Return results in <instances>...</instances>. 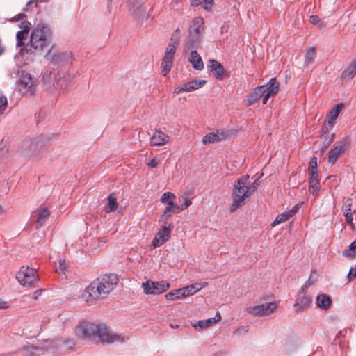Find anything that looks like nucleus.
Segmentation results:
<instances>
[{
	"label": "nucleus",
	"instance_id": "nucleus-57",
	"mask_svg": "<svg viewBox=\"0 0 356 356\" xmlns=\"http://www.w3.org/2000/svg\"><path fill=\"white\" fill-rule=\"evenodd\" d=\"M23 17H24V15H23V14H19V15H18L17 16L13 18V19H14L15 21H18V20L22 19L23 18Z\"/></svg>",
	"mask_w": 356,
	"mask_h": 356
},
{
	"label": "nucleus",
	"instance_id": "nucleus-24",
	"mask_svg": "<svg viewBox=\"0 0 356 356\" xmlns=\"http://www.w3.org/2000/svg\"><path fill=\"white\" fill-rule=\"evenodd\" d=\"M30 25H31V24L26 21L23 22L21 24V26H20L21 30L17 31V35H16L17 40V44L18 46L24 45V42H23V40L24 39H26L28 35V33L30 29Z\"/></svg>",
	"mask_w": 356,
	"mask_h": 356
},
{
	"label": "nucleus",
	"instance_id": "nucleus-58",
	"mask_svg": "<svg viewBox=\"0 0 356 356\" xmlns=\"http://www.w3.org/2000/svg\"><path fill=\"white\" fill-rule=\"evenodd\" d=\"M41 291H36L35 292V299H37L38 298V296L40 295Z\"/></svg>",
	"mask_w": 356,
	"mask_h": 356
},
{
	"label": "nucleus",
	"instance_id": "nucleus-47",
	"mask_svg": "<svg viewBox=\"0 0 356 356\" xmlns=\"http://www.w3.org/2000/svg\"><path fill=\"white\" fill-rule=\"evenodd\" d=\"M57 86L60 88V89H65L68 86V82L65 80V79H60L58 81H57Z\"/></svg>",
	"mask_w": 356,
	"mask_h": 356
},
{
	"label": "nucleus",
	"instance_id": "nucleus-18",
	"mask_svg": "<svg viewBox=\"0 0 356 356\" xmlns=\"http://www.w3.org/2000/svg\"><path fill=\"white\" fill-rule=\"evenodd\" d=\"M228 136V133L222 131L216 130L215 132L209 133L202 138V143H214L225 140Z\"/></svg>",
	"mask_w": 356,
	"mask_h": 356
},
{
	"label": "nucleus",
	"instance_id": "nucleus-44",
	"mask_svg": "<svg viewBox=\"0 0 356 356\" xmlns=\"http://www.w3.org/2000/svg\"><path fill=\"white\" fill-rule=\"evenodd\" d=\"M67 264L65 260H60L58 266H56V271L63 273L66 269Z\"/></svg>",
	"mask_w": 356,
	"mask_h": 356
},
{
	"label": "nucleus",
	"instance_id": "nucleus-54",
	"mask_svg": "<svg viewBox=\"0 0 356 356\" xmlns=\"http://www.w3.org/2000/svg\"><path fill=\"white\" fill-rule=\"evenodd\" d=\"M158 165V161L156 158H153L150 161L147 163V165L150 168H155Z\"/></svg>",
	"mask_w": 356,
	"mask_h": 356
},
{
	"label": "nucleus",
	"instance_id": "nucleus-59",
	"mask_svg": "<svg viewBox=\"0 0 356 356\" xmlns=\"http://www.w3.org/2000/svg\"><path fill=\"white\" fill-rule=\"evenodd\" d=\"M170 327L172 328H177V327H179V325H178L170 324Z\"/></svg>",
	"mask_w": 356,
	"mask_h": 356
},
{
	"label": "nucleus",
	"instance_id": "nucleus-21",
	"mask_svg": "<svg viewBox=\"0 0 356 356\" xmlns=\"http://www.w3.org/2000/svg\"><path fill=\"white\" fill-rule=\"evenodd\" d=\"M49 216V212L46 208H40L33 215L37 223V229L42 227Z\"/></svg>",
	"mask_w": 356,
	"mask_h": 356
},
{
	"label": "nucleus",
	"instance_id": "nucleus-29",
	"mask_svg": "<svg viewBox=\"0 0 356 356\" xmlns=\"http://www.w3.org/2000/svg\"><path fill=\"white\" fill-rule=\"evenodd\" d=\"M356 74V59L353 60L350 65L343 72L344 79H351Z\"/></svg>",
	"mask_w": 356,
	"mask_h": 356
},
{
	"label": "nucleus",
	"instance_id": "nucleus-14",
	"mask_svg": "<svg viewBox=\"0 0 356 356\" xmlns=\"http://www.w3.org/2000/svg\"><path fill=\"white\" fill-rule=\"evenodd\" d=\"M348 144L349 143L348 140L344 139L334 145V147L329 152L328 163L333 165L337 161L339 156L347 149Z\"/></svg>",
	"mask_w": 356,
	"mask_h": 356
},
{
	"label": "nucleus",
	"instance_id": "nucleus-7",
	"mask_svg": "<svg viewBox=\"0 0 356 356\" xmlns=\"http://www.w3.org/2000/svg\"><path fill=\"white\" fill-rule=\"evenodd\" d=\"M74 346L75 341L73 339H48L44 341L41 349H49L58 354H65L71 350Z\"/></svg>",
	"mask_w": 356,
	"mask_h": 356
},
{
	"label": "nucleus",
	"instance_id": "nucleus-61",
	"mask_svg": "<svg viewBox=\"0 0 356 356\" xmlns=\"http://www.w3.org/2000/svg\"><path fill=\"white\" fill-rule=\"evenodd\" d=\"M4 212V210H3V208L2 207V206L0 204V214L3 213Z\"/></svg>",
	"mask_w": 356,
	"mask_h": 356
},
{
	"label": "nucleus",
	"instance_id": "nucleus-60",
	"mask_svg": "<svg viewBox=\"0 0 356 356\" xmlns=\"http://www.w3.org/2000/svg\"><path fill=\"white\" fill-rule=\"evenodd\" d=\"M31 350H38V348L35 347V346H31L30 347H29Z\"/></svg>",
	"mask_w": 356,
	"mask_h": 356
},
{
	"label": "nucleus",
	"instance_id": "nucleus-33",
	"mask_svg": "<svg viewBox=\"0 0 356 356\" xmlns=\"http://www.w3.org/2000/svg\"><path fill=\"white\" fill-rule=\"evenodd\" d=\"M343 256L346 257L355 258L356 257V239L350 243L349 249L343 251Z\"/></svg>",
	"mask_w": 356,
	"mask_h": 356
},
{
	"label": "nucleus",
	"instance_id": "nucleus-23",
	"mask_svg": "<svg viewBox=\"0 0 356 356\" xmlns=\"http://www.w3.org/2000/svg\"><path fill=\"white\" fill-rule=\"evenodd\" d=\"M208 68H209L210 71L213 73L216 79L220 80L222 79L225 73V70L222 65L219 62L215 60H210Z\"/></svg>",
	"mask_w": 356,
	"mask_h": 356
},
{
	"label": "nucleus",
	"instance_id": "nucleus-1",
	"mask_svg": "<svg viewBox=\"0 0 356 356\" xmlns=\"http://www.w3.org/2000/svg\"><path fill=\"white\" fill-rule=\"evenodd\" d=\"M118 282L115 274L104 275L95 280L82 293V298L88 302L106 298Z\"/></svg>",
	"mask_w": 356,
	"mask_h": 356
},
{
	"label": "nucleus",
	"instance_id": "nucleus-43",
	"mask_svg": "<svg viewBox=\"0 0 356 356\" xmlns=\"http://www.w3.org/2000/svg\"><path fill=\"white\" fill-rule=\"evenodd\" d=\"M319 191V183L318 184H309V192L313 195H316L318 194Z\"/></svg>",
	"mask_w": 356,
	"mask_h": 356
},
{
	"label": "nucleus",
	"instance_id": "nucleus-50",
	"mask_svg": "<svg viewBox=\"0 0 356 356\" xmlns=\"http://www.w3.org/2000/svg\"><path fill=\"white\" fill-rule=\"evenodd\" d=\"M7 106V99L6 97L2 96L0 97V111H4Z\"/></svg>",
	"mask_w": 356,
	"mask_h": 356
},
{
	"label": "nucleus",
	"instance_id": "nucleus-32",
	"mask_svg": "<svg viewBox=\"0 0 356 356\" xmlns=\"http://www.w3.org/2000/svg\"><path fill=\"white\" fill-rule=\"evenodd\" d=\"M165 298L170 300H176L185 298L181 289L170 291L165 294Z\"/></svg>",
	"mask_w": 356,
	"mask_h": 356
},
{
	"label": "nucleus",
	"instance_id": "nucleus-22",
	"mask_svg": "<svg viewBox=\"0 0 356 356\" xmlns=\"http://www.w3.org/2000/svg\"><path fill=\"white\" fill-rule=\"evenodd\" d=\"M176 210H177V205L175 203L173 200H170L168 202V204L165 207L162 215L161 216V218L159 220V222L162 224H167V220L172 217L173 213H175Z\"/></svg>",
	"mask_w": 356,
	"mask_h": 356
},
{
	"label": "nucleus",
	"instance_id": "nucleus-11",
	"mask_svg": "<svg viewBox=\"0 0 356 356\" xmlns=\"http://www.w3.org/2000/svg\"><path fill=\"white\" fill-rule=\"evenodd\" d=\"M142 287L146 294H160L166 291L170 288V284L165 282H154L147 280L142 284Z\"/></svg>",
	"mask_w": 356,
	"mask_h": 356
},
{
	"label": "nucleus",
	"instance_id": "nucleus-28",
	"mask_svg": "<svg viewBox=\"0 0 356 356\" xmlns=\"http://www.w3.org/2000/svg\"><path fill=\"white\" fill-rule=\"evenodd\" d=\"M213 5V0H192L191 6H201L207 10H210Z\"/></svg>",
	"mask_w": 356,
	"mask_h": 356
},
{
	"label": "nucleus",
	"instance_id": "nucleus-38",
	"mask_svg": "<svg viewBox=\"0 0 356 356\" xmlns=\"http://www.w3.org/2000/svg\"><path fill=\"white\" fill-rule=\"evenodd\" d=\"M310 22L316 25L318 27H323L324 26L323 22L317 15H312L310 17Z\"/></svg>",
	"mask_w": 356,
	"mask_h": 356
},
{
	"label": "nucleus",
	"instance_id": "nucleus-31",
	"mask_svg": "<svg viewBox=\"0 0 356 356\" xmlns=\"http://www.w3.org/2000/svg\"><path fill=\"white\" fill-rule=\"evenodd\" d=\"M117 199L115 195L112 193L108 197V205L105 209L106 213L114 211L118 208Z\"/></svg>",
	"mask_w": 356,
	"mask_h": 356
},
{
	"label": "nucleus",
	"instance_id": "nucleus-20",
	"mask_svg": "<svg viewBox=\"0 0 356 356\" xmlns=\"http://www.w3.org/2000/svg\"><path fill=\"white\" fill-rule=\"evenodd\" d=\"M312 302V299L307 294H304L302 296H300L296 300L294 309L297 312L305 311L310 306Z\"/></svg>",
	"mask_w": 356,
	"mask_h": 356
},
{
	"label": "nucleus",
	"instance_id": "nucleus-19",
	"mask_svg": "<svg viewBox=\"0 0 356 356\" xmlns=\"http://www.w3.org/2000/svg\"><path fill=\"white\" fill-rule=\"evenodd\" d=\"M170 136L161 130H155L151 137L150 144L152 146H162L169 142Z\"/></svg>",
	"mask_w": 356,
	"mask_h": 356
},
{
	"label": "nucleus",
	"instance_id": "nucleus-39",
	"mask_svg": "<svg viewBox=\"0 0 356 356\" xmlns=\"http://www.w3.org/2000/svg\"><path fill=\"white\" fill-rule=\"evenodd\" d=\"M181 289H182V292H183V294L185 298L188 296L193 295L195 293V290H194V286L192 284L187 286L186 287L181 288Z\"/></svg>",
	"mask_w": 356,
	"mask_h": 356
},
{
	"label": "nucleus",
	"instance_id": "nucleus-63",
	"mask_svg": "<svg viewBox=\"0 0 356 356\" xmlns=\"http://www.w3.org/2000/svg\"><path fill=\"white\" fill-rule=\"evenodd\" d=\"M307 284H309V285H312V282H310V280H308V282H307Z\"/></svg>",
	"mask_w": 356,
	"mask_h": 356
},
{
	"label": "nucleus",
	"instance_id": "nucleus-15",
	"mask_svg": "<svg viewBox=\"0 0 356 356\" xmlns=\"http://www.w3.org/2000/svg\"><path fill=\"white\" fill-rule=\"evenodd\" d=\"M204 30V19L200 17H195L190 27V35L195 41H197Z\"/></svg>",
	"mask_w": 356,
	"mask_h": 356
},
{
	"label": "nucleus",
	"instance_id": "nucleus-52",
	"mask_svg": "<svg viewBox=\"0 0 356 356\" xmlns=\"http://www.w3.org/2000/svg\"><path fill=\"white\" fill-rule=\"evenodd\" d=\"M259 186V179H257L252 184H250L248 185V188H250V191H252V193H253L256 191V189L258 188Z\"/></svg>",
	"mask_w": 356,
	"mask_h": 356
},
{
	"label": "nucleus",
	"instance_id": "nucleus-53",
	"mask_svg": "<svg viewBox=\"0 0 356 356\" xmlns=\"http://www.w3.org/2000/svg\"><path fill=\"white\" fill-rule=\"evenodd\" d=\"M332 127H330L327 124H325L321 129V136L323 137V136L329 132L330 129Z\"/></svg>",
	"mask_w": 356,
	"mask_h": 356
},
{
	"label": "nucleus",
	"instance_id": "nucleus-51",
	"mask_svg": "<svg viewBox=\"0 0 356 356\" xmlns=\"http://www.w3.org/2000/svg\"><path fill=\"white\" fill-rule=\"evenodd\" d=\"M248 332V327L245 326H241L234 331V334H242Z\"/></svg>",
	"mask_w": 356,
	"mask_h": 356
},
{
	"label": "nucleus",
	"instance_id": "nucleus-46",
	"mask_svg": "<svg viewBox=\"0 0 356 356\" xmlns=\"http://www.w3.org/2000/svg\"><path fill=\"white\" fill-rule=\"evenodd\" d=\"M300 208V205L299 204H296L295 206H293L291 209H290L289 211H286V213L288 214V216L289 218H291L295 213H296L298 211Z\"/></svg>",
	"mask_w": 356,
	"mask_h": 356
},
{
	"label": "nucleus",
	"instance_id": "nucleus-9",
	"mask_svg": "<svg viewBox=\"0 0 356 356\" xmlns=\"http://www.w3.org/2000/svg\"><path fill=\"white\" fill-rule=\"evenodd\" d=\"M41 147V138L26 139L21 145L20 149L26 156L38 157L39 148Z\"/></svg>",
	"mask_w": 356,
	"mask_h": 356
},
{
	"label": "nucleus",
	"instance_id": "nucleus-40",
	"mask_svg": "<svg viewBox=\"0 0 356 356\" xmlns=\"http://www.w3.org/2000/svg\"><path fill=\"white\" fill-rule=\"evenodd\" d=\"M317 158L314 156L310 160L309 163L308 172H317Z\"/></svg>",
	"mask_w": 356,
	"mask_h": 356
},
{
	"label": "nucleus",
	"instance_id": "nucleus-17",
	"mask_svg": "<svg viewBox=\"0 0 356 356\" xmlns=\"http://www.w3.org/2000/svg\"><path fill=\"white\" fill-rule=\"evenodd\" d=\"M353 200L348 198L343 204L342 211L346 218L347 223L351 227L352 229H355L353 224V213L356 212V209L353 210Z\"/></svg>",
	"mask_w": 356,
	"mask_h": 356
},
{
	"label": "nucleus",
	"instance_id": "nucleus-30",
	"mask_svg": "<svg viewBox=\"0 0 356 356\" xmlns=\"http://www.w3.org/2000/svg\"><path fill=\"white\" fill-rule=\"evenodd\" d=\"M316 56V49L314 47H308L306 49V53L305 55V65H309L312 64Z\"/></svg>",
	"mask_w": 356,
	"mask_h": 356
},
{
	"label": "nucleus",
	"instance_id": "nucleus-2",
	"mask_svg": "<svg viewBox=\"0 0 356 356\" xmlns=\"http://www.w3.org/2000/svg\"><path fill=\"white\" fill-rule=\"evenodd\" d=\"M75 333L78 337L82 339H90L92 337L97 336L104 342L124 341L120 335L110 333L106 326L96 325L88 321L79 323L76 327Z\"/></svg>",
	"mask_w": 356,
	"mask_h": 356
},
{
	"label": "nucleus",
	"instance_id": "nucleus-25",
	"mask_svg": "<svg viewBox=\"0 0 356 356\" xmlns=\"http://www.w3.org/2000/svg\"><path fill=\"white\" fill-rule=\"evenodd\" d=\"M188 61L193 67L197 70H202L204 68V63L201 56L195 50H192L188 58Z\"/></svg>",
	"mask_w": 356,
	"mask_h": 356
},
{
	"label": "nucleus",
	"instance_id": "nucleus-12",
	"mask_svg": "<svg viewBox=\"0 0 356 356\" xmlns=\"http://www.w3.org/2000/svg\"><path fill=\"white\" fill-rule=\"evenodd\" d=\"M277 307L276 302H270L246 308V311L254 316H262L273 313Z\"/></svg>",
	"mask_w": 356,
	"mask_h": 356
},
{
	"label": "nucleus",
	"instance_id": "nucleus-49",
	"mask_svg": "<svg viewBox=\"0 0 356 356\" xmlns=\"http://www.w3.org/2000/svg\"><path fill=\"white\" fill-rule=\"evenodd\" d=\"M355 277H356V265L355 266V267H352L350 269L349 273L348 275V278L350 281L353 280Z\"/></svg>",
	"mask_w": 356,
	"mask_h": 356
},
{
	"label": "nucleus",
	"instance_id": "nucleus-4",
	"mask_svg": "<svg viewBox=\"0 0 356 356\" xmlns=\"http://www.w3.org/2000/svg\"><path fill=\"white\" fill-rule=\"evenodd\" d=\"M250 184L249 175H246L238 179L232 192V203L230 207L231 212L244 205L252 195V191L248 188Z\"/></svg>",
	"mask_w": 356,
	"mask_h": 356
},
{
	"label": "nucleus",
	"instance_id": "nucleus-35",
	"mask_svg": "<svg viewBox=\"0 0 356 356\" xmlns=\"http://www.w3.org/2000/svg\"><path fill=\"white\" fill-rule=\"evenodd\" d=\"M175 198V194L171 192H165L161 195L160 200L163 204H168V202Z\"/></svg>",
	"mask_w": 356,
	"mask_h": 356
},
{
	"label": "nucleus",
	"instance_id": "nucleus-56",
	"mask_svg": "<svg viewBox=\"0 0 356 356\" xmlns=\"http://www.w3.org/2000/svg\"><path fill=\"white\" fill-rule=\"evenodd\" d=\"M44 1V0H31V1H29L27 3V4H26V7H27V8H29V7H30V6H31L33 3H36V2H38V1H40V2H42V1Z\"/></svg>",
	"mask_w": 356,
	"mask_h": 356
},
{
	"label": "nucleus",
	"instance_id": "nucleus-62",
	"mask_svg": "<svg viewBox=\"0 0 356 356\" xmlns=\"http://www.w3.org/2000/svg\"><path fill=\"white\" fill-rule=\"evenodd\" d=\"M307 284H305L304 286H302V287L301 288L300 291H301L302 292H304V291H305V288H306V287H307Z\"/></svg>",
	"mask_w": 356,
	"mask_h": 356
},
{
	"label": "nucleus",
	"instance_id": "nucleus-48",
	"mask_svg": "<svg viewBox=\"0 0 356 356\" xmlns=\"http://www.w3.org/2000/svg\"><path fill=\"white\" fill-rule=\"evenodd\" d=\"M194 286L195 292L200 291L202 288L207 286V282H200V283H195L192 284Z\"/></svg>",
	"mask_w": 356,
	"mask_h": 356
},
{
	"label": "nucleus",
	"instance_id": "nucleus-41",
	"mask_svg": "<svg viewBox=\"0 0 356 356\" xmlns=\"http://www.w3.org/2000/svg\"><path fill=\"white\" fill-rule=\"evenodd\" d=\"M309 184H318L319 181L318 179V173L317 172H309Z\"/></svg>",
	"mask_w": 356,
	"mask_h": 356
},
{
	"label": "nucleus",
	"instance_id": "nucleus-13",
	"mask_svg": "<svg viewBox=\"0 0 356 356\" xmlns=\"http://www.w3.org/2000/svg\"><path fill=\"white\" fill-rule=\"evenodd\" d=\"M173 227L172 223H170L168 226L166 224H162L161 229L157 232L152 240V247L156 248L165 243L170 238Z\"/></svg>",
	"mask_w": 356,
	"mask_h": 356
},
{
	"label": "nucleus",
	"instance_id": "nucleus-8",
	"mask_svg": "<svg viewBox=\"0 0 356 356\" xmlns=\"http://www.w3.org/2000/svg\"><path fill=\"white\" fill-rule=\"evenodd\" d=\"M16 278L22 285L30 286L38 280V276L33 268L22 266L16 275Z\"/></svg>",
	"mask_w": 356,
	"mask_h": 356
},
{
	"label": "nucleus",
	"instance_id": "nucleus-55",
	"mask_svg": "<svg viewBox=\"0 0 356 356\" xmlns=\"http://www.w3.org/2000/svg\"><path fill=\"white\" fill-rule=\"evenodd\" d=\"M334 137V134H332L327 141V143L324 145V147L322 148V152H324V150L327 148V147L332 142Z\"/></svg>",
	"mask_w": 356,
	"mask_h": 356
},
{
	"label": "nucleus",
	"instance_id": "nucleus-34",
	"mask_svg": "<svg viewBox=\"0 0 356 356\" xmlns=\"http://www.w3.org/2000/svg\"><path fill=\"white\" fill-rule=\"evenodd\" d=\"M289 218H290L288 216V214L285 211L281 214H279L276 217L275 220L272 222L271 226L275 227L276 225H277L282 222L287 221Z\"/></svg>",
	"mask_w": 356,
	"mask_h": 356
},
{
	"label": "nucleus",
	"instance_id": "nucleus-42",
	"mask_svg": "<svg viewBox=\"0 0 356 356\" xmlns=\"http://www.w3.org/2000/svg\"><path fill=\"white\" fill-rule=\"evenodd\" d=\"M10 307V301L0 298V310L8 309Z\"/></svg>",
	"mask_w": 356,
	"mask_h": 356
},
{
	"label": "nucleus",
	"instance_id": "nucleus-36",
	"mask_svg": "<svg viewBox=\"0 0 356 356\" xmlns=\"http://www.w3.org/2000/svg\"><path fill=\"white\" fill-rule=\"evenodd\" d=\"M339 113H330V114L327 118V125L330 127H333L334 124H335V120L339 117Z\"/></svg>",
	"mask_w": 356,
	"mask_h": 356
},
{
	"label": "nucleus",
	"instance_id": "nucleus-5",
	"mask_svg": "<svg viewBox=\"0 0 356 356\" xmlns=\"http://www.w3.org/2000/svg\"><path fill=\"white\" fill-rule=\"evenodd\" d=\"M279 82L276 78H272L264 85L257 87L248 96V104L251 105L263 97L262 103L267 104L268 100L272 96L275 95L279 91Z\"/></svg>",
	"mask_w": 356,
	"mask_h": 356
},
{
	"label": "nucleus",
	"instance_id": "nucleus-37",
	"mask_svg": "<svg viewBox=\"0 0 356 356\" xmlns=\"http://www.w3.org/2000/svg\"><path fill=\"white\" fill-rule=\"evenodd\" d=\"M182 198H183V200L184 201V202L181 206L177 205L178 212L185 210L192 204L191 200H188L187 198V197L184 196V197H182Z\"/></svg>",
	"mask_w": 356,
	"mask_h": 356
},
{
	"label": "nucleus",
	"instance_id": "nucleus-45",
	"mask_svg": "<svg viewBox=\"0 0 356 356\" xmlns=\"http://www.w3.org/2000/svg\"><path fill=\"white\" fill-rule=\"evenodd\" d=\"M343 109H348V106L347 104H344V103H339V104H337L332 109L331 111H341V110Z\"/></svg>",
	"mask_w": 356,
	"mask_h": 356
},
{
	"label": "nucleus",
	"instance_id": "nucleus-10",
	"mask_svg": "<svg viewBox=\"0 0 356 356\" xmlns=\"http://www.w3.org/2000/svg\"><path fill=\"white\" fill-rule=\"evenodd\" d=\"M17 86L20 92L26 95H33L36 89L33 79L30 74L24 72L20 74Z\"/></svg>",
	"mask_w": 356,
	"mask_h": 356
},
{
	"label": "nucleus",
	"instance_id": "nucleus-3",
	"mask_svg": "<svg viewBox=\"0 0 356 356\" xmlns=\"http://www.w3.org/2000/svg\"><path fill=\"white\" fill-rule=\"evenodd\" d=\"M53 47L50 29L43 24H38L31 32L29 51L34 54L49 51Z\"/></svg>",
	"mask_w": 356,
	"mask_h": 356
},
{
	"label": "nucleus",
	"instance_id": "nucleus-26",
	"mask_svg": "<svg viewBox=\"0 0 356 356\" xmlns=\"http://www.w3.org/2000/svg\"><path fill=\"white\" fill-rule=\"evenodd\" d=\"M316 303L321 309L327 310L331 306L332 300L328 295L323 293L317 296Z\"/></svg>",
	"mask_w": 356,
	"mask_h": 356
},
{
	"label": "nucleus",
	"instance_id": "nucleus-6",
	"mask_svg": "<svg viewBox=\"0 0 356 356\" xmlns=\"http://www.w3.org/2000/svg\"><path fill=\"white\" fill-rule=\"evenodd\" d=\"M179 37L177 33L174 34L171 38L170 42L166 47L163 58L161 64V74L166 76L170 72L173 65L174 56L179 44Z\"/></svg>",
	"mask_w": 356,
	"mask_h": 356
},
{
	"label": "nucleus",
	"instance_id": "nucleus-27",
	"mask_svg": "<svg viewBox=\"0 0 356 356\" xmlns=\"http://www.w3.org/2000/svg\"><path fill=\"white\" fill-rule=\"evenodd\" d=\"M220 318L219 312H217L216 317L210 318L207 320H200L196 324H193V326L195 328L197 327H199L201 329L207 328L220 321Z\"/></svg>",
	"mask_w": 356,
	"mask_h": 356
},
{
	"label": "nucleus",
	"instance_id": "nucleus-16",
	"mask_svg": "<svg viewBox=\"0 0 356 356\" xmlns=\"http://www.w3.org/2000/svg\"><path fill=\"white\" fill-rule=\"evenodd\" d=\"M206 83L204 80H193L175 89L174 93L178 94L181 92H191L202 88Z\"/></svg>",
	"mask_w": 356,
	"mask_h": 356
},
{
	"label": "nucleus",
	"instance_id": "nucleus-64",
	"mask_svg": "<svg viewBox=\"0 0 356 356\" xmlns=\"http://www.w3.org/2000/svg\"><path fill=\"white\" fill-rule=\"evenodd\" d=\"M186 48H187V49H188V50H189V49H190V47L188 46V44H186Z\"/></svg>",
	"mask_w": 356,
	"mask_h": 356
}]
</instances>
